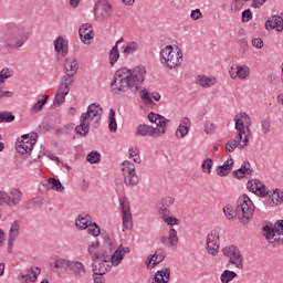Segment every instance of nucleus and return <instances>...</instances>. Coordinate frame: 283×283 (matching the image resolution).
<instances>
[{
  "label": "nucleus",
  "mask_w": 283,
  "mask_h": 283,
  "mask_svg": "<svg viewBox=\"0 0 283 283\" xmlns=\"http://www.w3.org/2000/svg\"><path fill=\"white\" fill-rule=\"evenodd\" d=\"M146 77L147 69L143 65L135 66L132 70L122 67L114 74L111 92L113 94H125L130 91L132 94H137Z\"/></svg>",
  "instance_id": "1"
},
{
  "label": "nucleus",
  "mask_w": 283,
  "mask_h": 283,
  "mask_svg": "<svg viewBox=\"0 0 283 283\" xmlns=\"http://www.w3.org/2000/svg\"><path fill=\"white\" fill-rule=\"evenodd\" d=\"M234 123L238 134L233 139H230L226 144V151L229 154L235 151V149H244V147H249L251 117H249L247 113H240L235 115Z\"/></svg>",
  "instance_id": "2"
},
{
  "label": "nucleus",
  "mask_w": 283,
  "mask_h": 283,
  "mask_svg": "<svg viewBox=\"0 0 283 283\" xmlns=\"http://www.w3.org/2000/svg\"><path fill=\"white\" fill-rule=\"evenodd\" d=\"M223 213L229 220L238 218L241 224H247L253 218V213H255V206L249 196L242 195L237 200L235 209L233 210L231 206H226Z\"/></svg>",
  "instance_id": "3"
},
{
  "label": "nucleus",
  "mask_w": 283,
  "mask_h": 283,
  "mask_svg": "<svg viewBox=\"0 0 283 283\" xmlns=\"http://www.w3.org/2000/svg\"><path fill=\"white\" fill-rule=\"evenodd\" d=\"M101 116H103V108L98 104H91L86 113L80 116V125L75 127V134L80 136H87L90 134V125L98 127L101 123Z\"/></svg>",
  "instance_id": "4"
},
{
  "label": "nucleus",
  "mask_w": 283,
  "mask_h": 283,
  "mask_svg": "<svg viewBox=\"0 0 283 283\" xmlns=\"http://www.w3.org/2000/svg\"><path fill=\"white\" fill-rule=\"evenodd\" d=\"M92 260V271L94 275H105L112 269L108 259L105 258V251L101 248V242L95 241L87 248Z\"/></svg>",
  "instance_id": "5"
},
{
  "label": "nucleus",
  "mask_w": 283,
  "mask_h": 283,
  "mask_svg": "<svg viewBox=\"0 0 283 283\" xmlns=\"http://www.w3.org/2000/svg\"><path fill=\"white\" fill-rule=\"evenodd\" d=\"M148 120L155 123L156 127L146 124L139 125L137 127V134L139 136H151L153 138H160L167 134V123H169V119L165 118V116L156 113H149Z\"/></svg>",
  "instance_id": "6"
},
{
  "label": "nucleus",
  "mask_w": 283,
  "mask_h": 283,
  "mask_svg": "<svg viewBox=\"0 0 283 283\" xmlns=\"http://www.w3.org/2000/svg\"><path fill=\"white\" fill-rule=\"evenodd\" d=\"M36 138H39L36 133L22 135L15 147L18 154H21L22 156L30 154L32 160H41V158L45 156V153L43 150L34 149V145H36Z\"/></svg>",
  "instance_id": "7"
},
{
  "label": "nucleus",
  "mask_w": 283,
  "mask_h": 283,
  "mask_svg": "<svg viewBox=\"0 0 283 283\" xmlns=\"http://www.w3.org/2000/svg\"><path fill=\"white\" fill-rule=\"evenodd\" d=\"M160 63L164 67L168 70H178L182 65V51L172 45H166L161 49L160 53Z\"/></svg>",
  "instance_id": "8"
},
{
  "label": "nucleus",
  "mask_w": 283,
  "mask_h": 283,
  "mask_svg": "<svg viewBox=\"0 0 283 283\" xmlns=\"http://www.w3.org/2000/svg\"><path fill=\"white\" fill-rule=\"evenodd\" d=\"M30 39V31L22 25H13L9 29L4 43L8 48H23L25 41Z\"/></svg>",
  "instance_id": "9"
},
{
  "label": "nucleus",
  "mask_w": 283,
  "mask_h": 283,
  "mask_svg": "<svg viewBox=\"0 0 283 283\" xmlns=\"http://www.w3.org/2000/svg\"><path fill=\"white\" fill-rule=\"evenodd\" d=\"M102 249L105 253L104 258L108 260V263L112 264V266H119L120 262L125 260L124 253H120V250L114 247V242H112L109 237L104 239V245Z\"/></svg>",
  "instance_id": "10"
},
{
  "label": "nucleus",
  "mask_w": 283,
  "mask_h": 283,
  "mask_svg": "<svg viewBox=\"0 0 283 283\" xmlns=\"http://www.w3.org/2000/svg\"><path fill=\"white\" fill-rule=\"evenodd\" d=\"M223 255L229 258L228 268L231 269V265L239 271L244 269V256L240 253V250L235 245H229L222 249Z\"/></svg>",
  "instance_id": "11"
},
{
  "label": "nucleus",
  "mask_w": 283,
  "mask_h": 283,
  "mask_svg": "<svg viewBox=\"0 0 283 283\" xmlns=\"http://www.w3.org/2000/svg\"><path fill=\"white\" fill-rule=\"evenodd\" d=\"M76 72H78V61H76L75 56H69L64 61V75L60 81L64 83H69L73 85L74 76H76Z\"/></svg>",
  "instance_id": "12"
},
{
  "label": "nucleus",
  "mask_w": 283,
  "mask_h": 283,
  "mask_svg": "<svg viewBox=\"0 0 283 283\" xmlns=\"http://www.w3.org/2000/svg\"><path fill=\"white\" fill-rule=\"evenodd\" d=\"M122 172L124 176V182L127 187H136L140 182L138 174H136V166L133 163L126 160L122 164Z\"/></svg>",
  "instance_id": "13"
},
{
  "label": "nucleus",
  "mask_w": 283,
  "mask_h": 283,
  "mask_svg": "<svg viewBox=\"0 0 283 283\" xmlns=\"http://www.w3.org/2000/svg\"><path fill=\"white\" fill-rule=\"evenodd\" d=\"M94 17L95 21H98L99 23L107 21V19L112 17V4H109L107 0L97 1L94 7Z\"/></svg>",
  "instance_id": "14"
},
{
  "label": "nucleus",
  "mask_w": 283,
  "mask_h": 283,
  "mask_svg": "<svg viewBox=\"0 0 283 283\" xmlns=\"http://www.w3.org/2000/svg\"><path fill=\"white\" fill-rule=\"evenodd\" d=\"M23 200V192L19 188H12L10 192L2 191L1 205L7 207H17Z\"/></svg>",
  "instance_id": "15"
},
{
  "label": "nucleus",
  "mask_w": 283,
  "mask_h": 283,
  "mask_svg": "<svg viewBox=\"0 0 283 283\" xmlns=\"http://www.w3.org/2000/svg\"><path fill=\"white\" fill-rule=\"evenodd\" d=\"M206 249L210 255H218L220 251V233L212 230L206 239Z\"/></svg>",
  "instance_id": "16"
},
{
  "label": "nucleus",
  "mask_w": 283,
  "mask_h": 283,
  "mask_svg": "<svg viewBox=\"0 0 283 283\" xmlns=\"http://www.w3.org/2000/svg\"><path fill=\"white\" fill-rule=\"evenodd\" d=\"M122 216H123V227L125 229L132 230L134 228V221L132 218V208L129 207V201L126 197L120 199Z\"/></svg>",
  "instance_id": "17"
},
{
  "label": "nucleus",
  "mask_w": 283,
  "mask_h": 283,
  "mask_svg": "<svg viewBox=\"0 0 283 283\" xmlns=\"http://www.w3.org/2000/svg\"><path fill=\"white\" fill-rule=\"evenodd\" d=\"M70 87H72V84L60 81V84L53 101L54 107H61V105L65 103V96L70 94Z\"/></svg>",
  "instance_id": "18"
},
{
  "label": "nucleus",
  "mask_w": 283,
  "mask_h": 283,
  "mask_svg": "<svg viewBox=\"0 0 283 283\" xmlns=\"http://www.w3.org/2000/svg\"><path fill=\"white\" fill-rule=\"evenodd\" d=\"M229 74L232 80L247 81L251 76V69L248 65H232Z\"/></svg>",
  "instance_id": "19"
},
{
  "label": "nucleus",
  "mask_w": 283,
  "mask_h": 283,
  "mask_svg": "<svg viewBox=\"0 0 283 283\" xmlns=\"http://www.w3.org/2000/svg\"><path fill=\"white\" fill-rule=\"evenodd\" d=\"M39 275H41V269L33 266L28 270L27 273H21L18 275V282L20 283H34L36 282Z\"/></svg>",
  "instance_id": "20"
},
{
  "label": "nucleus",
  "mask_w": 283,
  "mask_h": 283,
  "mask_svg": "<svg viewBox=\"0 0 283 283\" xmlns=\"http://www.w3.org/2000/svg\"><path fill=\"white\" fill-rule=\"evenodd\" d=\"M248 189L261 198L269 196V189L258 179L248 181Z\"/></svg>",
  "instance_id": "21"
},
{
  "label": "nucleus",
  "mask_w": 283,
  "mask_h": 283,
  "mask_svg": "<svg viewBox=\"0 0 283 283\" xmlns=\"http://www.w3.org/2000/svg\"><path fill=\"white\" fill-rule=\"evenodd\" d=\"M21 224L19 221H13L9 230V240H8V253H12V247H14V240L19 238V231Z\"/></svg>",
  "instance_id": "22"
},
{
  "label": "nucleus",
  "mask_w": 283,
  "mask_h": 283,
  "mask_svg": "<svg viewBox=\"0 0 283 283\" xmlns=\"http://www.w3.org/2000/svg\"><path fill=\"white\" fill-rule=\"evenodd\" d=\"M190 127H191V119L189 117H184L176 129V133H175L176 138H178L179 140L185 138V136L189 134Z\"/></svg>",
  "instance_id": "23"
},
{
  "label": "nucleus",
  "mask_w": 283,
  "mask_h": 283,
  "mask_svg": "<svg viewBox=\"0 0 283 283\" xmlns=\"http://www.w3.org/2000/svg\"><path fill=\"white\" fill-rule=\"evenodd\" d=\"M265 30H275L276 32H282L283 18L280 15H273L269 18L265 22Z\"/></svg>",
  "instance_id": "24"
},
{
  "label": "nucleus",
  "mask_w": 283,
  "mask_h": 283,
  "mask_svg": "<svg viewBox=\"0 0 283 283\" xmlns=\"http://www.w3.org/2000/svg\"><path fill=\"white\" fill-rule=\"evenodd\" d=\"M139 97L145 105H154V99L156 101V103L160 101L159 93L155 92L151 94L149 93V91H147V88H143L142 91H139Z\"/></svg>",
  "instance_id": "25"
},
{
  "label": "nucleus",
  "mask_w": 283,
  "mask_h": 283,
  "mask_svg": "<svg viewBox=\"0 0 283 283\" xmlns=\"http://www.w3.org/2000/svg\"><path fill=\"white\" fill-rule=\"evenodd\" d=\"M80 39L82 43H87L91 39H94V30L92 29V24L86 23L82 24L78 30Z\"/></svg>",
  "instance_id": "26"
},
{
  "label": "nucleus",
  "mask_w": 283,
  "mask_h": 283,
  "mask_svg": "<svg viewBox=\"0 0 283 283\" xmlns=\"http://www.w3.org/2000/svg\"><path fill=\"white\" fill-rule=\"evenodd\" d=\"M169 280H171V270L169 268H166L155 273L153 283H169Z\"/></svg>",
  "instance_id": "27"
},
{
  "label": "nucleus",
  "mask_w": 283,
  "mask_h": 283,
  "mask_svg": "<svg viewBox=\"0 0 283 283\" xmlns=\"http://www.w3.org/2000/svg\"><path fill=\"white\" fill-rule=\"evenodd\" d=\"M283 202V191L276 189L273 191L272 195H269L268 199L265 200V205L268 207H275L277 205H282Z\"/></svg>",
  "instance_id": "28"
},
{
  "label": "nucleus",
  "mask_w": 283,
  "mask_h": 283,
  "mask_svg": "<svg viewBox=\"0 0 283 283\" xmlns=\"http://www.w3.org/2000/svg\"><path fill=\"white\" fill-rule=\"evenodd\" d=\"M253 174V169L251 168V164L249 161H244L241 168L232 171L233 178H247V176H251Z\"/></svg>",
  "instance_id": "29"
},
{
  "label": "nucleus",
  "mask_w": 283,
  "mask_h": 283,
  "mask_svg": "<svg viewBox=\"0 0 283 283\" xmlns=\"http://www.w3.org/2000/svg\"><path fill=\"white\" fill-rule=\"evenodd\" d=\"M69 271H71L75 277H83V275H85V265L78 261H71Z\"/></svg>",
  "instance_id": "30"
},
{
  "label": "nucleus",
  "mask_w": 283,
  "mask_h": 283,
  "mask_svg": "<svg viewBox=\"0 0 283 283\" xmlns=\"http://www.w3.org/2000/svg\"><path fill=\"white\" fill-rule=\"evenodd\" d=\"M275 233H277L275 232V228H272L270 226L263 227V235L268 240V242H270V244L274 245L275 242H280V238Z\"/></svg>",
  "instance_id": "31"
},
{
  "label": "nucleus",
  "mask_w": 283,
  "mask_h": 283,
  "mask_svg": "<svg viewBox=\"0 0 283 283\" xmlns=\"http://www.w3.org/2000/svg\"><path fill=\"white\" fill-rule=\"evenodd\" d=\"M123 41H124L123 38L117 40L115 45L109 51L108 59H109L111 65H116V63H118V59H120V52L118 51V45H120V43H123Z\"/></svg>",
  "instance_id": "32"
},
{
  "label": "nucleus",
  "mask_w": 283,
  "mask_h": 283,
  "mask_svg": "<svg viewBox=\"0 0 283 283\" xmlns=\"http://www.w3.org/2000/svg\"><path fill=\"white\" fill-rule=\"evenodd\" d=\"M92 222V217L86 213L78 214L77 219L75 220V226L81 231H85L90 223Z\"/></svg>",
  "instance_id": "33"
},
{
  "label": "nucleus",
  "mask_w": 283,
  "mask_h": 283,
  "mask_svg": "<svg viewBox=\"0 0 283 283\" xmlns=\"http://www.w3.org/2000/svg\"><path fill=\"white\" fill-rule=\"evenodd\" d=\"M230 171H233V158H228L223 165L219 166L217 168V176L224 177L227 176Z\"/></svg>",
  "instance_id": "34"
},
{
  "label": "nucleus",
  "mask_w": 283,
  "mask_h": 283,
  "mask_svg": "<svg viewBox=\"0 0 283 283\" xmlns=\"http://www.w3.org/2000/svg\"><path fill=\"white\" fill-rule=\"evenodd\" d=\"M166 255L167 254L165 253V250H163V249L156 250V252L150 256V260L148 262V266L154 269V266L156 264H160V262H163V260H165Z\"/></svg>",
  "instance_id": "35"
},
{
  "label": "nucleus",
  "mask_w": 283,
  "mask_h": 283,
  "mask_svg": "<svg viewBox=\"0 0 283 283\" xmlns=\"http://www.w3.org/2000/svg\"><path fill=\"white\" fill-rule=\"evenodd\" d=\"M70 264L71 262L65 259H56L55 261H53V263H51V266L55 269L54 271L56 273H61L63 271H70Z\"/></svg>",
  "instance_id": "36"
},
{
  "label": "nucleus",
  "mask_w": 283,
  "mask_h": 283,
  "mask_svg": "<svg viewBox=\"0 0 283 283\" xmlns=\"http://www.w3.org/2000/svg\"><path fill=\"white\" fill-rule=\"evenodd\" d=\"M53 43L55 52H57V54H62V56H67V44L65 43L63 36H57Z\"/></svg>",
  "instance_id": "37"
},
{
  "label": "nucleus",
  "mask_w": 283,
  "mask_h": 283,
  "mask_svg": "<svg viewBox=\"0 0 283 283\" xmlns=\"http://www.w3.org/2000/svg\"><path fill=\"white\" fill-rule=\"evenodd\" d=\"M197 85H200V87H213L216 85V78L207 77V75H198Z\"/></svg>",
  "instance_id": "38"
},
{
  "label": "nucleus",
  "mask_w": 283,
  "mask_h": 283,
  "mask_svg": "<svg viewBox=\"0 0 283 283\" xmlns=\"http://www.w3.org/2000/svg\"><path fill=\"white\" fill-rule=\"evenodd\" d=\"M48 189H52L53 191H57L59 193H63L65 191V187L61 184V180L56 178H50L48 180Z\"/></svg>",
  "instance_id": "39"
},
{
  "label": "nucleus",
  "mask_w": 283,
  "mask_h": 283,
  "mask_svg": "<svg viewBox=\"0 0 283 283\" xmlns=\"http://www.w3.org/2000/svg\"><path fill=\"white\" fill-rule=\"evenodd\" d=\"M235 277H238V273H235V271L224 270L220 275V282L231 283L233 280H235Z\"/></svg>",
  "instance_id": "40"
},
{
  "label": "nucleus",
  "mask_w": 283,
  "mask_h": 283,
  "mask_svg": "<svg viewBox=\"0 0 283 283\" xmlns=\"http://www.w3.org/2000/svg\"><path fill=\"white\" fill-rule=\"evenodd\" d=\"M252 0H232L230 4L231 12H240L247 3H251Z\"/></svg>",
  "instance_id": "41"
},
{
  "label": "nucleus",
  "mask_w": 283,
  "mask_h": 283,
  "mask_svg": "<svg viewBox=\"0 0 283 283\" xmlns=\"http://www.w3.org/2000/svg\"><path fill=\"white\" fill-rule=\"evenodd\" d=\"M140 50V44L136 41H130L124 48L123 54H136Z\"/></svg>",
  "instance_id": "42"
},
{
  "label": "nucleus",
  "mask_w": 283,
  "mask_h": 283,
  "mask_svg": "<svg viewBox=\"0 0 283 283\" xmlns=\"http://www.w3.org/2000/svg\"><path fill=\"white\" fill-rule=\"evenodd\" d=\"M108 129L112 133H115L118 129V124H116V111L111 109L108 115Z\"/></svg>",
  "instance_id": "43"
},
{
  "label": "nucleus",
  "mask_w": 283,
  "mask_h": 283,
  "mask_svg": "<svg viewBox=\"0 0 283 283\" xmlns=\"http://www.w3.org/2000/svg\"><path fill=\"white\" fill-rule=\"evenodd\" d=\"M48 98H50V96L44 95L41 99H39L33 107L31 108V112H33V114H39V112H41V109H43V105H45V103H48Z\"/></svg>",
  "instance_id": "44"
},
{
  "label": "nucleus",
  "mask_w": 283,
  "mask_h": 283,
  "mask_svg": "<svg viewBox=\"0 0 283 283\" xmlns=\"http://www.w3.org/2000/svg\"><path fill=\"white\" fill-rule=\"evenodd\" d=\"M168 240H169L168 245L178 247L179 239H178V231H176V229H174V228L169 229Z\"/></svg>",
  "instance_id": "45"
},
{
  "label": "nucleus",
  "mask_w": 283,
  "mask_h": 283,
  "mask_svg": "<svg viewBox=\"0 0 283 283\" xmlns=\"http://www.w3.org/2000/svg\"><path fill=\"white\" fill-rule=\"evenodd\" d=\"M86 160L91 165H96L97 163H101V154L96 150H93L86 156Z\"/></svg>",
  "instance_id": "46"
},
{
  "label": "nucleus",
  "mask_w": 283,
  "mask_h": 283,
  "mask_svg": "<svg viewBox=\"0 0 283 283\" xmlns=\"http://www.w3.org/2000/svg\"><path fill=\"white\" fill-rule=\"evenodd\" d=\"M12 76V71L10 69H3L0 72V92H3V83H6V78H10Z\"/></svg>",
  "instance_id": "47"
},
{
  "label": "nucleus",
  "mask_w": 283,
  "mask_h": 283,
  "mask_svg": "<svg viewBox=\"0 0 283 283\" xmlns=\"http://www.w3.org/2000/svg\"><path fill=\"white\" fill-rule=\"evenodd\" d=\"M88 235H93V238H98L101 235V228L97 223H90V226L86 228Z\"/></svg>",
  "instance_id": "48"
},
{
  "label": "nucleus",
  "mask_w": 283,
  "mask_h": 283,
  "mask_svg": "<svg viewBox=\"0 0 283 283\" xmlns=\"http://www.w3.org/2000/svg\"><path fill=\"white\" fill-rule=\"evenodd\" d=\"M156 209H157L158 216H160L161 219L169 216V209H167V206H165V203H163L161 201L157 203Z\"/></svg>",
  "instance_id": "49"
},
{
  "label": "nucleus",
  "mask_w": 283,
  "mask_h": 283,
  "mask_svg": "<svg viewBox=\"0 0 283 283\" xmlns=\"http://www.w3.org/2000/svg\"><path fill=\"white\" fill-rule=\"evenodd\" d=\"M212 167H213V159H211V158L203 160V163L201 165V169H202L203 174H211Z\"/></svg>",
  "instance_id": "50"
},
{
  "label": "nucleus",
  "mask_w": 283,
  "mask_h": 283,
  "mask_svg": "<svg viewBox=\"0 0 283 283\" xmlns=\"http://www.w3.org/2000/svg\"><path fill=\"white\" fill-rule=\"evenodd\" d=\"M164 222H166V224H168V227H178V224H180V220H178V218L176 217H164L163 218Z\"/></svg>",
  "instance_id": "51"
},
{
  "label": "nucleus",
  "mask_w": 283,
  "mask_h": 283,
  "mask_svg": "<svg viewBox=\"0 0 283 283\" xmlns=\"http://www.w3.org/2000/svg\"><path fill=\"white\" fill-rule=\"evenodd\" d=\"M12 120H14V115L8 112L0 113V123H12Z\"/></svg>",
  "instance_id": "52"
},
{
  "label": "nucleus",
  "mask_w": 283,
  "mask_h": 283,
  "mask_svg": "<svg viewBox=\"0 0 283 283\" xmlns=\"http://www.w3.org/2000/svg\"><path fill=\"white\" fill-rule=\"evenodd\" d=\"M253 19V13H251V9H247L242 12V21L243 23H249Z\"/></svg>",
  "instance_id": "53"
},
{
  "label": "nucleus",
  "mask_w": 283,
  "mask_h": 283,
  "mask_svg": "<svg viewBox=\"0 0 283 283\" xmlns=\"http://www.w3.org/2000/svg\"><path fill=\"white\" fill-rule=\"evenodd\" d=\"M190 19H192V21H199V19H202V11H200V9L192 10L190 13Z\"/></svg>",
  "instance_id": "54"
},
{
  "label": "nucleus",
  "mask_w": 283,
  "mask_h": 283,
  "mask_svg": "<svg viewBox=\"0 0 283 283\" xmlns=\"http://www.w3.org/2000/svg\"><path fill=\"white\" fill-rule=\"evenodd\" d=\"M261 127L263 134H269L271 132V122L266 119L261 120Z\"/></svg>",
  "instance_id": "55"
},
{
  "label": "nucleus",
  "mask_w": 283,
  "mask_h": 283,
  "mask_svg": "<svg viewBox=\"0 0 283 283\" xmlns=\"http://www.w3.org/2000/svg\"><path fill=\"white\" fill-rule=\"evenodd\" d=\"M252 45L256 48V50H262L264 48V41L260 38H254L252 39Z\"/></svg>",
  "instance_id": "56"
},
{
  "label": "nucleus",
  "mask_w": 283,
  "mask_h": 283,
  "mask_svg": "<svg viewBox=\"0 0 283 283\" xmlns=\"http://www.w3.org/2000/svg\"><path fill=\"white\" fill-rule=\"evenodd\" d=\"M205 132L207 134H213V132H216V124L211 123V122H207L205 124Z\"/></svg>",
  "instance_id": "57"
},
{
  "label": "nucleus",
  "mask_w": 283,
  "mask_h": 283,
  "mask_svg": "<svg viewBox=\"0 0 283 283\" xmlns=\"http://www.w3.org/2000/svg\"><path fill=\"white\" fill-rule=\"evenodd\" d=\"M274 230H275L276 235H283V220L277 221L274 224Z\"/></svg>",
  "instance_id": "58"
},
{
  "label": "nucleus",
  "mask_w": 283,
  "mask_h": 283,
  "mask_svg": "<svg viewBox=\"0 0 283 283\" xmlns=\"http://www.w3.org/2000/svg\"><path fill=\"white\" fill-rule=\"evenodd\" d=\"M160 201L165 203V207H171L176 202V199L174 197H165Z\"/></svg>",
  "instance_id": "59"
},
{
  "label": "nucleus",
  "mask_w": 283,
  "mask_h": 283,
  "mask_svg": "<svg viewBox=\"0 0 283 283\" xmlns=\"http://www.w3.org/2000/svg\"><path fill=\"white\" fill-rule=\"evenodd\" d=\"M239 45L242 52H249V42H247V40L244 39L239 40Z\"/></svg>",
  "instance_id": "60"
},
{
  "label": "nucleus",
  "mask_w": 283,
  "mask_h": 283,
  "mask_svg": "<svg viewBox=\"0 0 283 283\" xmlns=\"http://www.w3.org/2000/svg\"><path fill=\"white\" fill-rule=\"evenodd\" d=\"M264 3H266V0H252L251 8H255V9L262 8Z\"/></svg>",
  "instance_id": "61"
},
{
  "label": "nucleus",
  "mask_w": 283,
  "mask_h": 283,
  "mask_svg": "<svg viewBox=\"0 0 283 283\" xmlns=\"http://www.w3.org/2000/svg\"><path fill=\"white\" fill-rule=\"evenodd\" d=\"M12 96H14V93L10 92V91H0V101L1 98H12Z\"/></svg>",
  "instance_id": "62"
},
{
  "label": "nucleus",
  "mask_w": 283,
  "mask_h": 283,
  "mask_svg": "<svg viewBox=\"0 0 283 283\" xmlns=\"http://www.w3.org/2000/svg\"><path fill=\"white\" fill-rule=\"evenodd\" d=\"M104 274H94L93 280L95 283H105V277H103Z\"/></svg>",
  "instance_id": "63"
},
{
  "label": "nucleus",
  "mask_w": 283,
  "mask_h": 283,
  "mask_svg": "<svg viewBox=\"0 0 283 283\" xmlns=\"http://www.w3.org/2000/svg\"><path fill=\"white\" fill-rule=\"evenodd\" d=\"M117 251H120V253H124V258H125V255H127V253H129V248H125V247H123V244H120L117 248Z\"/></svg>",
  "instance_id": "64"
}]
</instances>
